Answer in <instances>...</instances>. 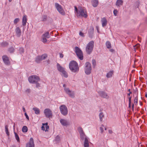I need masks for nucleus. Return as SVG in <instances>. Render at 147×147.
I'll list each match as a JSON object with an SVG mask.
<instances>
[{
    "instance_id": "19",
    "label": "nucleus",
    "mask_w": 147,
    "mask_h": 147,
    "mask_svg": "<svg viewBox=\"0 0 147 147\" xmlns=\"http://www.w3.org/2000/svg\"><path fill=\"white\" fill-rule=\"evenodd\" d=\"M92 6L94 7L97 6L98 4V0H92Z\"/></svg>"
},
{
    "instance_id": "28",
    "label": "nucleus",
    "mask_w": 147,
    "mask_h": 147,
    "mask_svg": "<svg viewBox=\"0 0 147 147\" xmlns=\"http://www.w3.org/2000/svg\"><path fill=\"white\" fill-rule=\"evenodd\" d=\"M99 117L100 121L103 120V118L104 117V115L102 112H100L99 114Z\"/></svg>"
},
{
    "instance_id": "22",
    "label": "nucleus",
    "mask_w": 147,
    "mask_h": 147,
    "mask_svg": "<svg viewBox=\"0 0 147 147\" xmlns=\"http://www.w3.org/2000/svg\"><path fill=\"white\" fill-rule=\"evenodd\" d=\"M113 74V71H111L107 73L106 76L108 78H111Z\"/></svg>"
},
{
    "instance_id": "47",
    "label": "nucleus",
    "mask_w": 147,
    "mask_h": 147,
    "mask_svg": "<svg viewBox=\"0 0 147 147\" xmlns=\"http://www.w3.org/2000/svg\"><path fill=\"white\" fill-rule=\"evenodd\" d=\"M79 35L82 37H84V34L81 32H80L79 33Z\"/></svg>"
},
{
    "instance_id": "38",
    "label": "nucleus",
    "mask_w": 147,
    "mask_h": 147,
    "mask_svg": "<svg viewBox=\"0 0 147 147\" xmlns=\"http://www.w3.org/2000/svg\"><path fill=\"white\" fill-rule=\"evenodd\" d=\"M9 51L10 53H13L14 51V49L12 47H11L9 49Z\"/></svg>"
},
{
    "instance_id": "50",
    "label": "nucleus",
    "mask_w": 147,
    "mask_h": 147,
    "mask_svg": "<svg viewBox=\"0 0 147 147\" xmlns=\"http://www.w3.org/2000/svg\"><path fill=\"white\" fill-rule=\"evenodd\" d=\"M128 91L129 92V93L127 94V95L128 96H130V94L132 93V92L130 91V89H129L128 90Z\"/></svg>"
},
{
    "instance_id": "32",
    "label": "nucleus",
    "mask_w": 147,
    "mask_h": 147,
    "mask_svg": "<svg viewBox=\"0 0 147 147\" xmlns=\"http://www.w3.org/2000/svg\"><path fill=\"white\" fill-rule=\"evenodd\" d=\"M28 130L27 127L25 126H24L22 129V131L24 132H27L28 131Z\"/></svg>"
},
{
    "instance_id": "60",
    "label": "nucleus",
    "mask_w": 147,
    "mask_h": 147,
    "mask_svg": "<svg viewBox=\"0 0 147 147\" xmlns=\"http://www.w3.org/2000/svg\"><path fill=\"white\" fill-rule=\"evenodd\" d=\"M10 147H16V146L14 145H11Z\"/></svg>"
},
{
    "instance_id": "48",
    "label": "nucleus",
    "mask_w": 147,
    "mask_h": 147,
    "mask_svg": "<svg viewBox=\"0 0 147 147\" xmlns=\"http://www.w3.org/2000/svg\"><path fill=\"white\" fill-rule=\"evenodd\" d=\"M35 83L36 84V86L37 88H38L40 87V84L39 83H38V82Z\"/></svg>"
},
{
    "instance_id": "10",
    "label": "nucleus",
    "mask_w": 147,
    "mask_h": 147,
    "mask_svg": "<svg viewBox=\"0 0 147 147\" xmlns=\"http://www.w3.org/2000/svg\"><path fill=\"white\" fill-rule=\"evenodd\" d=\"M55 7L59 13L62 15H64L65 12L61 6L57 3H55Z\"/></svg>"
},
{
    "instance_id": "36",
    "label": "nucleus",
    "mask_w": 147,
    "mask_h": 147,
    "mask_svg": "<svg viewBox=\"0 0 147 147\" xmlns=\"http://www.w3.org/2000/svg\"><path fill=\"white\" fill-rule=\"evenodd\" d=\"M47 19V16L46 15H43L42 16V20L43 21H46Z\"/></svg>"
},
{
    "instance_id": "5",
    "label": "nucleus",
    "mask_w": 147,
    "mask_h": 147,
    "mask_svg": "<svg viewBox=\"0 0 147 147\" xmlns=\"http://www.w3.org/2000/svg\"><path fill=\"white\" fill-rule=\"evenodd\" d=\"M63 87L66 93L71 98H73L75 97V93L74 91L71 90L69 88H66V85L64 84Z\"/></svg>"
},
{
    "instance_id": "52",
    "label": "nucleus",
    "mask_w": 147,
    "mask_h": 147,
    "mask_svg": "<svg viewBox=\"0 0 147 147\" xmlns=\"http://www.w3.org/2000/svg\"><path fill=\"white\" fill-rule=\"evenodd\" d=\"M63 54L60 53V57L61 58H63Z\"/></svg>"
},
{
    "instance_id": "7",
    "label": "nucleus",
    "mask_w": 147,
    "mask_h": 147,
    "mask_svg": "<svg viewBox=\"0 0 147 147\" xmlns=\"http://www.w3.org/2000/svg\"><path fill=\"white\" fill-rule=\"evenodd\" d=\"M77 15L80 16H82L86 18L87 17V13L86 11L83 9L82 7L78 9V12Z\"/></svg>"
},
{
    "instance_id": "6",
    "label": "nucleus",
    "mask_w": 147,
    "mask_h": 147,
    "mask_svg": "<svg viewBox=\"0 0 147 147\" xmlns=\"http://www.w3.org/2000/svg\"><path fill=\"white\" fill-rule=\"evenodd\" d=\"M84 71L85 74L87 75H89L91 73L92 67L91 64L89 62H86L85 63Z\"/></svg>"
},
{
    "instance_id": "2",
    "label": "nucleus",
    "mask_w": 147,
    "mask_h": 147,
    "mask_svg": "<svg viewBox=\"0 0 147 147\" xmlns=\"http://www.w3.org/2000/svg\"><path fill=\"white\" fill-rule=\"evenodd\" d=\"M94 42L92 41H90L87 45L86 48V51L88 54H90L92 51L94 46Z\"/></svg>"
},
{
    "instance_id": "39",
    "label": "nucleus",
    "mask_w": 147,
    "mask_h": 147,
    "mask_svg": "<svg viewBox=\"0 0 147 147\" xmlns=\"http://www.w3.org/2000/svg\"><path fill=\"white\" fill-rule=\"evenodd\" d=\"M78 130L80 134L84 132L83 129L82 127H79L78 128Z\"/></svg>"
},
{
    "instance_id": "34",
    "label": "nucleus",
    "mask_w": 147,
    "mask_h": 147,
    "mask_svg": "<svg viewBox=\"0 0 147 147\" xmlns=\"http://www.w3.org/2000/svg\"><path fill=\"white\" fill-rule=\"evenodd\" d=\"M14 134L15 135V138L17 140V142H20V138L18 135L17 134V133L16 132H14Z\"/></svg>"
},
{
    "instance_id": "63",
    "label": "nucleus",
    "mask_w": 147,
    "mask_h": 147,
    "mask_svg": "<svg viewBox=\"0 0 147 147\" xmlns=\"http://www.w3.org/2000/svg\"><path fill=\"white\" fill-rule=\"evenodd\" d=\"M12 0H9V1L10 2H11V1H12Z\"/></svg>"
},
{
    "instance_id": "56",
    "label": "nucleus",
    "mask_w": 147,
    "mask_h": 147,
    "mask_svg": "<svg viewBox=\"0 0 147 147\" xmlns=\"http://www.w3.org/2000/svg\"><path fill=\"white\" fill-rule=\"evenodd\" d=\"M96 29L97 30L98 32H99V27L98 26H96Z\"/></svg>"
},
{
    "instance_id": "29",
    "label": "nucleus",
    "mask_w": 147,
    "mask_h": 147,
    "mask_svg": "<svg viewBox=\"0 0 147 147\" xmlns=\"http://www.w3.org/2000/svg\"><path fill=\"white\" fill-rule=\"evenodd\" d=\"M90 31L89 32V36L90 37L92 38L93 36V34L94 32V28H92Z\"/></svg>"
},
{
    "instance_id": "35",
    "label": "nucleus",
    "mask_w": 147,
    "mask_h": 147,
    "mask_svg": "<svg viewBox=\"0 0 147 147\" xmlns=\"http://www.w3.org/2000/svg\"><path fill=\"white\" fill-rule=\"evenodd\" d=\"M60 137L59 136H57L55 137V141H56V142H58L60 141Z\"/></svg>"
},
{
    "instance_id": "33",
    "label": "nucleus",
    "mask_w": 147,
    "mask_h": 147,
    "mask_svg": "<svg viewBox=\"0 0 147 147\" xmlns=\"http://www.w3.org/2000/svg\"><path fill=\"white\" fill-rule=\"evenodd\" d=\"M80 137L81 139L82 140H83L84 139V138H85V135L84 134V132H82L81 133H80Z\"/></svg>"
},
{
    "instance_id": "26",
    "label": "nucleus",
    "mask_w": 147,
    "mask_h": 147,
    "mask_svg": "<svg viewBox=\"0 0 147 147\" xmlns=\"http://www.w3.org/2000/svg\"><path fill=\"white\" fill-rule=\"evenodd\" d=\"M33 110L35 111V113L37 115H39L40 114V110L37 107H34Z\"/></svg>"
},
{
    "instance_id": "4",
    "label": "nucleus",
    "mask_w": 147,
    "mask_h": 147,
    "mask_svg": "<svg viewBox=\"0 0 147 147\" xmlns=\"http://www.w3.org/2000/svg\"><path fill=\"white\" fill-rule=\"evenodd\" d=\"M39 77L36 75H32L29 77L28 80L31 83H35L38 82L40 80Z\"/></svg>"
},
{
    "instance_id": "13",
    "label": "nucleus",
    "mask_w": 147,
    "mask_h": 147,
    "mask_svg": "<svg viewBox=\"0 0 147 147\" xmlns=\"http://www.w3.org/2000/svg\"><path fill=\"white\" fill-rule=\"evenodd\" d=\"M34 144L33 138H31L29 142L26 144V147H34Z\"/></svg>"
},
{
    "instance_id": "62",
    "label": "nucleus",
    "mask_w": 147,
    "mask_h": 147,
    "mask_svg": "<svg viewBox=\"0 0 147 147\" xmlns=\"http://www.w3.org/2000/svg\"><path fill=\"white\" fill-rule=\"evenodd\" d=\"M105 130H107V128L106 127H105Z\"/></svg>"
},
{
    "instance_id": "9",
    "label": "nucleus",
    "mask_w": 147,
    "mask_h": 147,
    "mask_svg": "<svg viewBox=\"0 0 147 147\" xmlns=\"http://www.w3.org/2000/svg\"><path fill=\"white\" fill-rule=\"evenodd\" d=\"M47 56V55L45 54L41 56H37L35 58V61L38 63H40L42 61L45 59Z\"/></svg>"
},
{
    "instance_id": "25",
    "label": "nucleus",
    "mask_w": 147,
    "mask_h": 147,
    "mask_svg": "<svg viewBox=\"0 0 147 147\" xmlns=\"http://www.w3.org/2000/svg\"><path fill=\"white\" fill-rule=\"evenodd\" d=\"M42 37L49 38L50 37V36L49 32H47L43 34Z\"/></svg>"
},
{
    "instance_id": "37",
    "label": "nucleus",
    "mask_w": 147,
    "mask_h": 147,
    "mask_svg": "<svg viewBox=\"0 0 147 147\" xmlns=\"http://www.w3.org/2000/svg\"><path fill=\"white\" fill-rule=\"evenodd\" d=\"M134 102L136 105H137L138 104V96L134 98Z\"/></svg>"
},
{
    "instance_id": "15",
    "label": "nucleus",
    "mask_w": 147,
    "mask_h": 147,
    "mask_svg": "<svg viewBox=\"0 0 147 147\" xmlns=\"http://www.w3.org/2000/svg\"><path fill=\"white\" fill-rule=\"evenodd\" d=\"M2 59L4 63L6 65H9L10 63L9 58L7 56L5 55H3L2 56Z\"/></svg>"
},
{
    "instance_id": "59",
    "label": "nucleus",
    "mask_w": 147,
    "mask_h": 147,
    "mask_svg": "<svg viewBox=\"0 0 147 147\" xmlns=\"http://www.w3.org/2000/svg\"><path fill=\"white\" fill-rule=\"evenodd\" d=\"M22 109H23V111H24V112L26 111L24 107H22Z\"/></svg>"
},
{
    "instance_id": "21",
    "label": "nucleus",
    "mask_w": 147,
    "mask_h": 147,
    "mask_svg": "<svg viewBox=\"0 0 147 147\" xmlns=\"http://www.w3.org/2000/svg\"><path fill=\"white\" fill-rule=\"evenodd\" d=\"M27 21L26 16V15H25L23 16L22 20L23 26H25L26 25Z\"/></svg>"
},
{
    "instance_id": "44",
    "label": "nucleus",
    "mask_w": 147,
    "mask_h": 147,
    "mask_svg": "<svg viewBox=\"0 0 147 147\" xmlns=\"http://www.w3.org/2000/svg\"><path fill=\"white\" fill-rule=\"evenodd\" d=\"M92 62L93 67H94L96 64V62L95 60L94 59H92Z\"/></svg>"
},
{
    "instance_id": "54",
    "label": "nucleus",
    "mask_w": 147,
    "mask_h": 147,
    "mask_svg": "<svg viewBox=\"0 0 147 147\" xmlns=\"http://www.w3.org/2000/svg\"><path fill=\"white\" fill-rule=\"evenodd\" d=\"M6 42H3L2 44H1V46H5V44H6Z\"/></svg>"
},
{
    "instance_id": "43",
    "label": "nucleus",
    "mask_w": 147,
    "mask_h": 147,
    "mask_svg": "<svg viewBox=\"0 0 147 147\" xmlns=\"http://www.w3.org/2000/svg\"><path fill=\"white\" fill-rule=\"evenodd\" d=\"M19 51L20 52V53L21 54H22L24 52V49L23 48H20L19 49Z\"/></svg>"
},
{
    "instance_id": "1",
    "label": "nucleus",
    "mask_w": 147,
    "mask_h": 147,
    "mask_svg": "<svg viewBox=\"0 0 147 147\" xmlns=\"http://www.w3.org/2000/svg\"><path fill=\"white\" fill-rule=\"evenodd\" d=\"M69 67L71 71L74 73H78L79 71V67L77 62L74 61H70L69 64Z\"/></svg>"
},
{
    "instance_id": "11",
    "label": "nucleus",
    "mask_w": 147,
    "mask_h": 147,
    "mask_svg": "<svg viewBox=\"0 0 147 147\" xmlns=\"http://www.w3.org/2000/svg\"><path fill=\"white\" fill-rule=\"evenodd\" d=\"M59 121L61 125L63 126H67L70 124L69 122L66 119H61Z\"/></svg>"
},
{
    "instance_id": "49",
    "label": "nucleus",
    "mask_w": 147,
    "mask_h": 147,
    "mask_svg": "<svg viewBox=\"0 0 147 147\" xmlns=\"http://www.w3.org/2000/svg\"><path fill=\"white\" fill-rule=\"evenodd\" d=\"M24 115H25V116H26V118H27V119L29 120V117L26 113H25Z\"/></svg>"
},
{
    "instance_id": "55",
    "label": "nucleus",
    "mask_w": 147,
    "mask_h": 147,
    "mask_svg": "<svg viewBox=\"0 0 147 147\" xmlns=\"http://www.w3.org/2000/svg\"><path fill=\"white\" fill-rule=\"evenodd\" d=\"M109 132L110 133V134H112V133H113V131H112L111 130V129H109Z\"/></svg>"
},
{
    "instance_id": "18",
    "label": "nucleus",
    "mask_w": 147,
    "mask_h": 147,
    "mask_svg": "<svg viewBox=\"0 0 147 147\" xmlns=\"http://www.w3.org/2000/svg\"><path fill=\"white\" fill-rule=\"evenodd\" d=\"M45 127L46 128L45 131H48L49 127L47 123H42V125L41 127L42 130L44 131L45 130Z\"/></svg>"
},
{
    "instance_id": "12",
    "label": "nucleus",
    "mask_w": 147,
    "mask_h": 147,
    "mask_svg": "<svg viewBox=\"0 0 147 147\" xmlns=\"http://www.w3.org/2000/svg\"><path fill=\"white\" fill-rule=\"evenodd\" d=\"M44 113L47 117L50 118L52 115V113L51 110L49 109H46L44 111Z\"/></svg>"
},
{
    "instance_id": "23",
    "label": "nucleus",
    "mask_w": 147,
    "mask_h": 147,
    "mask_svg": "<svg viewBox=\"0 0 147 147\" xmlns=\"http://www.w3.org/2000/svg\"><path fill=\"white\" fill-rule=\"evenodd\" d=\"M123 4L122 0H117L116 3V5L117 7L122 5Z\"/></svg>"
},
{
    "instance_id": "17",
    "label": "nucleus",
    "mask_w": 147,
    "mask_h": 147,
    "mask_svg": "<svg viewBox=\"0 0 147 147\" xmlns=\"http://www.w3.org/2000/svg\"><path fill=\"white\" fill-rule=\"evenodd\" d=\"M15 31L17 36L19 37H20L21 34V31L20 28L19 27H16Z\"/></svg>"
},
{
    "instance_id": "20",
    "label": "nucleus",
    "mask_w": 147,
    "mask_h": 147,
    "mask_svg": "<svg viewBox=\"0 0 147 147\" xmlns=\"http://www.w3.org/2000/svg\"><path fill=\"white\" fill-rule=\"evenodd\" d=\"M57 70L60 72L64 69L63 67L61 66L59 63L57 64Z\"/></svg>"
},
{
    "instance_id": "40",
    "label": "nucleus",
    "mask_w": 147,
    "mask_h": 147,
    "mask_svg": "<svg viewBox=\"0 0 147 147\" xmlns=\"http://www.w3.org/2000/svg\"><path fill=\"white\" fill-rule=\"evenodd\" d=\"M101 126L100 127V131L101 133H102L104 131L103 128V127H104V125L103 124H102Z\"/></svg>"
},
{
    "instance_id": "30",
    "label": "nucleus",
    "mask_w": 147,
    "mask_h": 147,
    "mask_svg": "<svg viewBox=\"0 0 147 147\" xmlns=\"http://www.w3.org/2000/svg\"><path fill=\"white\" fill-rule=\"evenodd\" d=\"M8 126L7 125H6L5 126V131L7 135L9 136V132L8 131Z\"/></svg>"
},
{
    "instance_id": "61",
    "label": "nucleus",
    "mask_w": 147,
    "mask_h": 147,
    "mask_svg": "<svg viewBox=\"0 0 147 147\" xmlns=\"http://www.w3.org/2000/svg\"><path fill=\"white\" fill-rule=\"evenodd\" d=\"M132 109L133 111L134 109V104H132Z\"/></svg>"
},
{
    "instance_id": "42",
    "label": "nucleus",
    "mask_w": 147,
    "mask_h": 147,
    "mask_svg": "<svg viewBox=\"0 0 147 147\" xmlns=\"http://www.w3.org/2000/svg\"><path fill=\"white\" fill-rule=\"evenodd\" d=\"M42 41L43 43H45L47 42V40L46 39V38L42 37Z\"/></svg>"
},
{
    "instance_id": "45",
    "label": "nucleus",
    "mask_w": 147,
    "mask_h": 147,
    "mask_svg": "<svg viewBox=\"0 0 147 147\" xmlns=\"http://www.w3.org/2000/svg\"><path fill=\"white\" fill-rule=\"evenodd\" d=\"M75 12L77 14L78 12V10L77 7H76V6H75Z\"/></svg>"
},
{
    "instance_id": "46",
    "label": "nucleus",
    "mask_w": 147,
    "mask_h": 147,
    "mask_svg": "<svg viewBox=\"0 0 147 147\" xmlns=\"http://www.w3.org/2000/svg\"><path fill=\"white\" fill-rule=\"evenodd\" d=\"M117 10H114L113 11V13L115 16H116L117 15Z\"/></svg>"
},
{
    "instance_id": "3",
    "label": "nucleus",
    "mask_w": 147,
    "mask_h": 147,
    "mask_svg": "<svg viewBox=\"0 0 147 147\" xmlns=\"http://www.w3.org/2000/svg\"><path fill=\"white\" fill-rule=\"evenodd\" d=\"M60 112L64 116H66L68 113V111L66 106L64 105H60L59 107Z\"/></svg>"
},
{
    "instance_id": "51",
    "label": "nucleus",
    "mask_w": 147,
    "mask_h": 147,
    "mask_svg": "<svg viewBox=\"0 0 147 147\" xmlns=\"http://www.w3.org/2000/svg\"><path fill=\"white\" fill-rule=\"evenodd\" d=\"M131 97H129L128 98L129 99V103L131 102Z\"/></svg>"
},
{
    "instance_id": "41",
    "label": "nucleus",
    "mask_w": 147,
    "mask_h": 147,
    "mask_svg": "<svg viewBox=\"0 0 147 147\" xmlns=\"http://www.w3.org/2000/svg\"><path fill=\"white\" fill-rule=\"evenodd\" d=\"M19 21V19L18 18H16L15 19L14 21V23L15 24H17Z\"/></svg>"
},
{
    "instance_id": "53",
    "label": "nucleus",
    "mask_w": 147,
    "mask_h": 147,
    "mask_svg": "<svg viewBox=\"0 0 147 147\" xmlns=\"http://www.w3.org/2000/svg\"><path fill=\"white\" fill-rule=\"evenodd\" d=\"M26 92L29 93L30 92V89H27L26 90Z\"/></svg>"
},
{
    "instance_id": "16",
    "label": "nucleus",
    "mask_w": 147,
    "mask_h": 147,
    "mask_svg": "<svg viewBox=\"0 0 147 147\" xmlns=\"http://www.w3.org/2000/svg\"><path fill=\"white\" fill-rule=\"evenodd\" d=\"M98 93L101 97L103 98H108L109 97V96L103 91H100L98 92Z\"/></svg>"
},
{
    "instance_id": "31",
    "label": "nucleus",
    "mask_w": 147,
    "mask_h": 147,
    "mask_svg": "<svg viewBox=\"0 0 147 147\" xmlns=\"http://www.w3.org/2000/svg\"><path fill=\"white\" fill-rule=\"evenodd\" d=\"M106 45L108 49H110L111 48V44L109 41H107L106 43Z\"/></svg>"
},
{
    "instance_id": "24",
    "label": "nucleus",
    "mask_w": 147,
    "mask_h": 147,
    "mask_svg": "<svg viewBox=\"0 0 147 147\" xmlns=\"http://www.w3.org/2000/svg\"><path fill=\"white\" fill-rule=\"evenodd\" d=\"M84 146V147H89L88 140L86 138H85V139Z\"/></svg>"
},
{
    "instance_id": "27",
    "label": "nucleus",
    "mask_w": 147,
    "mask_h": 147,
    "mask_svg": "<svg viewBox=\"0 0 147 147\" xmlns=\"http://www.w3.org/2000/svg\"><path fill=\"white\" fill-rule=\"evenodd\" d=\"M62 74V75L65 78L68 77V75L67 72L65 71V69L61 72Z\"/></svg>"
},
{
    "instance_id": "14",
    "label": "nucleus",
    "mask_w": 147,
    "mask_h": 147,
    "mask_svg": "<svg viewBox=\"0 0 147 147\" xmlns=\"http://www.w3.org/2000/svg\"><path fill=\"white\" fill-rule=\"evenodd\" d=\"M102 26L104 27L106 26L108 23V21L105 17L102 18L101 19Z\"/></svg>"
},
{
    "instance_id": "57",
    "label": "nucleus",
    "mask_w": 147,
    "mask_h": 147,
    "mask_svg": "<svg viewBox=\"0 0 147 147\" xmlns=\"http://www.w3.org/2000/svg\"><path fill=\"white\" fill-rule=\"evenodd\" d=\"M110 51L111 52H113L114 51V50L113 49H111L110 50Z\"/></svg>"
},
{
    "instance_id": "58",
    "label": "nucleus",
    "mask_w": 147,
    "mask_h": 147,
    "mask_svg": "<svg viewBox=\"0 0 147 147\" xmlns=\"http://www.w3.org/2000/svg\"><path fill=\"white\" fill-rule=\"evenodd\" d=\"M131 102L129 103V107L131 108Z\"/></svg>"
},
{
    "instance_id": "8",
    "label": "nucleus",
    "mask_w": 147,
    "mask_h": 147,
    "mask_svg": "<svg viewBox=\"0 0 147 147\" xmlns=\"http://www.w3.org/2000/svg\"><path fill=\"white\" fill-rule=\"evenodd\" d=\"M75 52L78 57L81 60H82L83 59V56L82 52V51L78 47H75Z\"/></svg>"
}]
</instances>
